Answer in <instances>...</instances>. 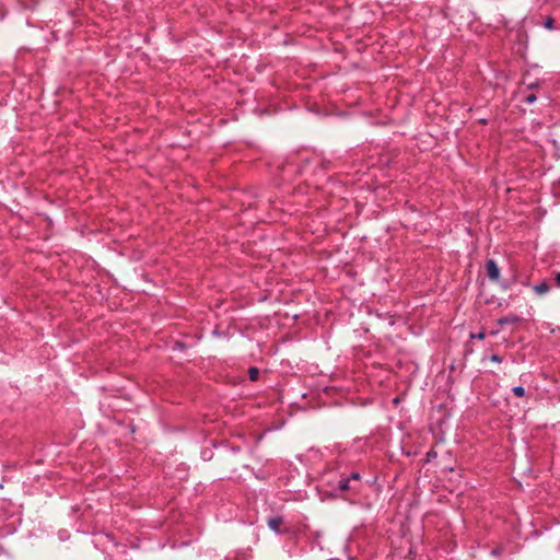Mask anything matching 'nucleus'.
I'll return each instance as SVG.
<instances>
[{
	"label": "nucleus",
	"mask_w": 560,
	"mask_h": 560,
	"mask_svg": "<svg viewBox=\"0 0 560 560\" xmlns=\"http://www.w3.org/2000/svg\"><path fill=\"white\" fill-rule=\"evenodd\" d=\"M522 318L517 315H513V314H510L508 316H504V317H500L498 320H497V324L499 326H505V325H514V324H518L521 323Z\"/></svg>",
	"instance_id": "20e7f679"
},
{
	"label": "nucleus",
	"mask_w": 560,
	"mask_h": 560,
	"mask_svg": "<svg viewBox=\"0 0 560 560\" xmlns=\"http://www.w3.org/2000/svg\"><path fill=\"white\" fill-rule=\"evenodd\" d=\"M533 289L537 294L542 295L550 291L551 284L547 280H544L540 283L535 284Z\"/></svg>",
	"instance_id": "39448f33"
},
{
	"label": "nucleus",
	"mask_w": 560,
	"mask_h": 560,
	"mask_svg": "<svg viewBox=\"0 0 560 560\" xmlns=\"http://www.w3.org/2000/svg\"><path fill=\"white\" fill-rule=\"evenodd\" d=\"M538 85H539L538 82L530 83V84H528V89L533 90V89L537 88Z\"/></svg>",
	"instance_id": "4468645a"
},
{
	"label": "nucleus",
	"mask_w": 560,
	"mask_h": 560,
	"mask_svg": "<svg viewBox=\"0 0 560 560\" xmlns=\"http://www.w3.org/2000/svg\"><path fill=\"white\" fill-rule=\"evenodd\" d=\"M556 282L560 287V272L556 276Z\"/></svg>",
	"instance_id": "dca6fc26"
},
{
	"label": "nucleus",
	"mask_w": 560,
	"mask_h": 560,
	"mask_svg": "<svg viewBox=\"0 0 560 560\" xmlns=\"http://www.w3.org/2000/svg\"><path fill=\"white\" fill-rule=\"evenodd\" d=\"M536 100H537L536 94H534V93H528V94H526V95L523 97V100H522V101H523L525 104L530 105V104L535 103V102H536Z\"/></svg>",
	"instance_id": "0eeeda50"
},
{
	"label": "nucleus",
	"mask_w": 560,
	"mask_h": 560,
	"mask_svg": "<svg viewBox=\"0 0 560 560\" xmlns=\"http://www.w3.org/2000/svg\"><path fill=\"white\" fill-rule=\"evenodd\" d=\"M363 488L362 477L358 471H352L348 476H341L338 480L335 491L342 495L357 497Z\"/></svg>",
	"instance_id": "f257e3e1"
},
{
	"label": "nucleus",
	"mask_w": 560,
	"mask_h": 560,
	"mask_svg": "<svg viewBox=\"0 0 560 560\" xmlns=\"http://www.w3.org/2000/svg\"><path fill=\"white\" fill-rule=\"evenodd\" d=\"M438 453L434 450H431L427 453V462H430L432 458H435Z\"/></svg>",
	"instance_id": "ddd939ff"
},
{
	"label": "nucleus",
	"mask_w": 560,
	"mask_h": 560,
	"mask_svg": "<svg viewBox=\"0 0 560 560\" xmlns=\"http://www.w3.org/2000/svg\"><path fill=\"white\" fill-rule=\"evenodd\" d=\"M105 538L116 547L120 545L113 534H105Z\"/></svg>",
	"instance_id": "9d476101"
},
{
	"label": "nucleus",
	"mask_w": 560,
	"mask_h": 560,
	"mask_svg": "<svg viewBox=\"0 0 560 560\" xmlns=\"http://www.w3.org/2000/svg\"><path fill=\"white\" fill-rule=\"evenodd\" d=\"M485 337H486V334H485V331H483V330H481V331H479V332H477V334H471V335H470V338H471V339H479V340H482V339H485Z\"/></svg>",
	"instance_id": "9b49d317"
},
{
	"label": "nucleus",
	"mask_w": 560,
	"mask_h": 560,
	"mask_svg": "<svg viewBox=\"0 0 560 560\" xmlns=\"http://www.w3.org/2000/svg\"><path fill=\"white\" fill-rule=\"evenodd\" d=\"M512 393L516 396V397H524L525 396V388L521 385L518 386H514L512 388Z\"/></svg>",
	"instance_id": "6e6552de"
},
{
	"label": "nucleus",
	"mask_w": 560,
	"mask_h": 560,
	"mask_svg": "<svg viewBox=\"0 0 560 560\" xmlns=\"http://www.w3.org/2000/svg\"><path fill=\"white\" fill-rule=\"evenodd\" d=\"M501 287H502L503 290H508V289H510L511 284L510 283H503V284H501Z\"/></svg>",
	"instance_id": "2eb2a0df"
},
{
	"label": "nucleus",
	"mask_w": 560,
	"mask_h": 560,
	"mask_svg": "<svg viewBox=\"0 0 560 560\" xmlns=\"http://www.w3.org/2000/svg\"><path fill=\"white\" fill-rule=\"evenodd\" d=\"M489 359H490L491 362H494V363H501L502 362V358L499 354H495V353L491 354Z\"/></svg>",
	"instance_id": "f8f14e48"
},
{
	"label": "nucleus",
	"mask_w": 560,
	"mask_h": 560,
	"mask_svg": "<svg viewBox=\"0 0 560 560\" xmlns=\"http://www.w3.org/2000/svg\"><path fill=\"white\" fill-rule=\"evenodd\" d=\"M553 24H555V20H553L552 18H550V16H549V18H547V19L545 20V22H544V26H545L546 28H548V30H553V28H555Z\"/></svg>",
	"instance_id": "1a4fd4ad"
},
{
	"label": "nucleus",
	"mask_w": 560,
	"mask_h": 560,
	"mask_svg": "<svg viewBox=\"0 0 560 560\" xmlns=\"http://www.w3.org/2000/svg\"><path fill=\"white\" fill-rule=\"evenodd\" d=\"M486 275L491 280L497 282L500 278V268L494 259H488L486 261Z\"/></svg>",
	"instance_id": "f03ea898"
},
{
	"label": "nucleus",
	"mask_w": 560,
	"mask_h": 560,
	"mask_svg": "<svg viewBox=\"0 0 560 560\" xmlns=\"http://www.w3.org/2000/svg\"><path fill=\"white\" fill-rule=\"evenodd\" d=\"M269 528L273 530L277 534H283L284 530L281 528V525L283 524V517L282 516H272L268 518L267 522Z\"/></svg>",
	"instance_id": "7ed1b4c3"
},
{
	"label": "nucleus",
	"mask_w": 560,
	"mask_h": 560,
	"mask_svg": "<svg viewBox=\"0 0 560 560\" xmlns=\"http://www.w3.org/2000/svg\"><path fill=\"white\" fill-rule=\"evenodd\" d=\"M260 371L256 366H250L248 369V376L250 381H257L259 378Z\"/></svg>",
	"instance_id": "423d86ee"
}]
</instances>
